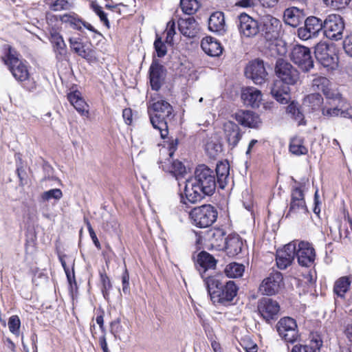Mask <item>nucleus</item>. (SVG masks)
Segmentation results:
<instances>
[{"label": "nucleus", "mask_w": 352, "mask_h": 352, "mask_svg": "<svg viewBox=\"0 0 352 352\" xmlns=\"http://www.w3.org/2000/svg\"><path fill=\"white\" fill-rule=\"evenodd\" d=\"M218 185L214 171L205 164H199L193 177L186 182L184 193L180 194V202L195 204L206 196L214 194Z\"/></svg>", "instance_id": "1"}, {"label": "nucleus", "mask_w": 352, "mask_h": 352, "mask_svg": "<svg viewBox=\"0 0 352 352\" xmlns=\"http://www.w3.org/2000/svg\"><path fill=\"white\" fill-rule=\"evenodd\" d=\"M1 61L7 66L14 79L28 91L36 89L37 84L31 77L28 62L23 59L21 54L12 45L4 44L1 47Z\"/></svg>", "instance_id": "2"}, {"label": "nucleus", "mask_w": 352, "mask_h": 352, "mask_svg": "<svg viewBox=\"0 0 352 352\" xmlns=\"http://www.w3.org/2000/svg\"><path fill=\"white\" fill-rule=\"evenodd\" d=\"M204 281L214 306L229 307L234 304L239 286L234 280H226L220 276L213 275L204 278Z\"/></svg>", "instance_id": "3"}, {"label": "nucleus", "mask_w": 352, "mask_h": 352, "mask_svg": "<svg viewBox=\"0 0 352 352\" xmlns=\"http://www.w3.org/2000/svg\"><path fill=\"white\" fill-rule=\"evenodd\" d=\"M173 113V107L164 100L153 102L148 108L151 122L153 128L160 131V136L164 140L168 138V120H170Z\"/></svg>", "instance_id": "4"}, {"label": "nucleus", "mask_w": 352, "mask_h": 352, "mask_svg": "<svg viewBox=\"0 0 352 352\" xmlns=\"http://www.w3.org/2000/svg\"><path fill=\"white\" fill-rule=\"evenodd\" d=\"M296 185L291 188L290 201L288 204V210L285 213V219H290L297 217L301 213L307 214L309 212L307 208L305 195V184L295 181Z\"/></svg>", "instance_id": "5"}, {"label": "nucleus", "mask_w": 352, "mask_h": 352, "mask_svg": "<svg viewBox=\"0 0 352 352\" xmlns=\"http://www.w3.org/2000/svg\"><path fill=\"white\" fill-rule=\"evenodd\" d=\"M217 210L211 204L194 207L189 212V218L192 223L199 228L211 226L217 221Z\"/></svg>", "instance_id": "6"}, {"label": "nucleus", "mask_w": 352, "mask_h": 352, "mask_svg": "<svg viewBox=\"0 0 352 352\" xmlns=\"http://www.w3.org/2000/svg\"><path fill=\"white\" fill-rule=\"evenodd\" d=\"M275 73L278 78L276 81H282L283 83L287 85H296L300 78L298 70L283 58H278L276 60Z\"/></svg>", "instance_id": "7"}, {"label": "nucleus", "mask_w": 352, "mask_h": 352, "mask_svg": "<svg viewBox=\"0 0 352 352\" xmlns=\"http://www.w3.org/2000/svg\"><path fill=\"white\" fill-rule=\"evenodd\" d=\"M279 336L286 342L294 343L300 338L296 320L292 317L281 318L276 324Z\"/></svg>", "instance_id": "8"}, {"label": "nucleus", "mask_w": 352, "mask_h": 352, "mask_svg": "<svg viewBox=\"0 0 352 352\" xmlns=\"http://www.w3.org/2000/svg\"><path fill=\"white\" fill-rule=\"evenodd\" d=\"M324 34L327 38L338 41L342 38L344 29V22L339 14L328 15L324 21Z\"/></svg>", "instance_id": "9"}, {"label": "nucleus", "mask_w": 352, "mask_h": 352, "mask_svg": "<svg viewBox=\"0 0 352 352\" xmlns=\"http://www.w3.org/2000/svg\"><path fill=\"white\" fill-rule=\"evenodd\" d=\"M289 57L303 72H309L314 67V60L309 47L296 45L293 47Z\"/></svg>", "instance_id": "10"}, {"label": "nucleus", "mask_w": 352, "mask_h": 352, "mask_svg": "<svg viewBox=\"0 0 352 352\" xmlns=\"http://www.w3.org/2000/svg\"><path fill=\"white\" fill-rule=\"evenodd\" d=\"M59 261L64 269L69 283V292L72 299L74 300L78 297V287L74 272V259L67 254L58 256Z\"/></svg>", "instance_id": "11"}, {"label": "nucleus", "mask_w": 352, "mask_h": 352, "mask_svg": "<svg viewBox=\"0 0 352 352\" xmlns=\"http://www.w3.org/2000/svg\"><path fill=\"white\" fill-rule=\"evenodd\" d=\"M256 309L260 317L265 322H270L277 319L280 307L276 300L263 297L258 300Z\"/></svg>", "instance_id": "12"}, {"label": "nucleus", "mask_w": 352, "mask_h": 352, "mask_svg": "<svg viewBox=\"0 0 352 352\" xmlns=\"http://www.w3.org/2000/svg\"><path fill=\"white\" fill-rule=\"evenodd\" d=\"M236 24L241 37L253 38L260 32L258 21L245 12L238 16Z\"/></svg>", "instance_id": "13"}, {"label": "nucleus", "mask_w": 352, "mask_h": 352, "mask_svg": "<svg viewBox=\"0 0 352 352\" xmlns=\"http://www.w3.org/2000/svg\"><path fill=\"white\" fill-rule=\"evenodd\" d=\"M281 21L272 15L265 16L260 23V32L267 41L276 40L280 35Z\"/></svg>", "instance_id": "14"}, {"label": "nucleus", "mask_w": 352, "mask_h": 352, "mask_svg": "<svg viewBox=\"0 0 352 352\" xmlns=\"http://www.w3.org/2000/svg\"><path fill=\"white\" fill-rule=\"evenodd\" d=\"M283 285V276L278 271H272L267 277L261 283L258 290L265 296H273L278 293Z\"/></svg>", "instance_id": "15"}, {"label": "nucleus", "mask_w": 352, "mask_h": 352, "mask_svg": "<svg viewBox=\"0 0 352 352\" xmlns=\"http://www.w3.org/2000/svg\"><path fill=\"white\" fill-rule=\"evenodd\" d=\"M295 255L302 267H311L315 261L316 252L311 243L301 241L296 245Z\"/></svg>", "instance_id": "16"}, {"label": "nucleus", "mask_w": 352, "mask_h": 352, "mask_svg": "<svg viewBox=\"0 0 352 352\" xmlns=\"http://www.w3.org/2000/svg\"><path fill=\"white\" fill-rule=\"evenodd\" d=\"M324 21L314 16L305 20V26L298 29V35L302 40H308L317 36L321 30L324 31Z\"/></svg>", "instance_id": "17"}, {"label": "nucleus", "mask_w": 352, "mask_h": 352, "mask_svg": "<svg viewBox=\"0 0 352 352\" xmlns=\"http://www.w3.org/2000/svg\"><path fill=\"white\" fill-rule=\"evenodd\" d=\"M245 74L256 85L264 83L267 80L268 76L264 62L260 59L250 61L245 67Z\"/></svg>", "instance_id": "18"}, {"label": "nucleus", "mask_w": 352, "mask_h": 352, "mask_svg": "<svg viewBox=\"0 0 352 352\" xmlns=\"http://www.w3.org/2000/svg\"><path fill=\"white\" fill-rule=\"evenodd\" d=\"M48 39L52 45L55 58L58 62L65 60L67 58V48L62 35L57 28L50 30Z\"/></svg>", "instance_id": "19"}, {"label": "nucleus", "mask_w": 352, "mask_h": 352, "mask_svg": "<svg viewBox=\"0 0 352 352\" xmlns=\"http://www.w3.org/2000/svg\"><path fill=\"white\" fill-rule=\"evenodd\" d=\"M166 76L165 67L157 60H153L148 69L151 88L153 91H159L164 85Z\"/></svg>", "instance_id": "20"}, {"label": "nucleus", "mask_w": 352, "mask_h": 352, "mask_svg": "<svg viewBox=\"0 0 352 352\" xmlns=\"http://www.w3.org/2000/svg\"><path fill=\"white\" fill-rule=\"evenodd\" d=\"M60 21L63 23L69 24V26L76 30L81 31L82 28L84 27L87 30L102 36L101 32L97 30L92 25L85 21L78 14L72 12L60 15Z\"/></svg>", "instance_id": "21"}, {"label": "nucleus", "mask_w": 352, "mask_h": 352, "mask_svg": "<svg viewBox=\"0 0 352 352\" xmlns=\"http://www.w3.org/2000/svg\"><path fill=\"white\" fill-rule=\"evenodd\" d=\"M329 45L326 43H318L315 46V57L324 67L334 69L338 66V58L329 54Z\"/></svg>", "instance_id": "22"}, {"label": "nucleus", "mask_w": 352, "mask_h": 352, "mask_svg": "<svg viewBox=\"0 0 352 352\" xmlns=\"http://www.w3.org/2000/svg\"><path fill=\"white\" fill-rule=\"evenodd\" d=\"M296 243H289L282 249L278 250L276 254V263L278 268L285 270L290 266L295 257Z\"/></svg>", "instance_id": "23"}, {"label": "nucleus", "mask_w": 352, "mask_h": 352, "mask_svg": "<svg viewBox=\"0 0 352 352\" xmlns=\"http://www.w3.org/2000/svg\"><path fill=\"white\" fill-rule=\"evenodd\" d=\"M71 50L78 56L92 63L97 60L95 50L80 38H70L69 40Z\"/></svg>", "instance_id": "24"}, {"label": "nucleus", "mask_w": 352, "mask_h": 352, "mask_svg": "<svg viewBox=\"0 0 352 352\" xmlns=\"http://www.w3.org/2000/svg\"><path fill=\"white\" fill-rule=\"evenodd\" d=\"M226 232L221 228H213L206 232L205 240L209 250H223L226 241Z\"/></svg>", "instance_id": "25"}, {"label": "nucleus", "mask_w": 352, "mask_h": 352, "mask_svg": "<svg viewBox=\"0 0 352 352\" xmlns=\"http://www.w3.org/2000/svg\"><path fill=\"white\" fill-rule=\"evenodd\" d=\"M321 113L327 119L339 116L343 118L352 119V107L346 102L336 106L327 104L321 108Z\"/></svg>", "instance_id": "26"}, {"label": "nucleus", "mask_w": 352, "mask_h": 352, "mask_svg": "<svg viewBox=\"0 0 352 352\" xmlns=\"http://www.w3.org/2000/svg\"><path fill=\"white\" fill-rule=\"evenodd\" d=\"M234 118L239 124L248 128H258L261 123L258 115L252 111L239 110Z\"/></svg>", "instance_id": "27"}, {"label": "nucleus", "mask_w": 352, "mask_h": 352, "mask_svg": "<svg viewBox=\"0 0 352 352\" xmlns=\"http://www.w3.org/2000/svg\"><path fill=\"white\" fill-rule=\"evenodd\" d=\"M223 133L227 142L232 148L238 145L243 135L240 127L232 121H228L223 124Z\"/></svg>", "instance_id": "28"}, {"label": "nucleus", "mask_w": 352, "mask_h": 352, "mask_svg": "<svg viewBox=\"0 0 352 352\" xmlns=\"http://www.w3.org/2000/svg\"><path fill=\"white\" fill-rule=\"evenodd\" d=\"M351 283V277L349 276H343L336 280L333 286L335 303L338 299L342 300L346 299V294L350 291Z\"/></svg>", "instance_id": "29"}, {"label": "nucleus", "mask_w": 352, "mask_h": 352, "mask_svg": "<svg viewBox=\"0 0 352 352\" xmlns=\"http://www.w3.org/2000/svg\"><path fill=\"white\" fill-rule=\"evenodd\" d=\"M217 263V260L212 255L206 251H201L197 255L195 266L204 278V274L208 270L215 269Z\"/></svg>", "instance_id": "30"}, {"label": "nucleus", "mask_w": 352, "mask_h": 352, "mask_svg": "<svg viewBox=\"0 0 352 352\" xmlns=\"http://www.w3.org/2000/svg\"><path fill=\"white\" fill-rule=\"evenodd\" d=\"M271 94L279 103L286 104L291 100V89L289 85L282 81H274L271 89Z\"/></svg>", "instance_id": "31"}, {"label": "nucleus", "mask_w": 352, "mask_h": 352, "mask_svg": "<svg viewBox=\"0 0 352 352\" xmlns=\"http://www.w3.org/2000/svg\"><path fill=\"white\" fill-rule=\"evenodd\" d=\"M322 342L320 335L311 333L309 336V340L307 343L295 344L292 347L291 352H320Z\"/></svg>", "instance_id": "32"}, {"label": "nucleus", "mask_w": 352, "mask_h": 352, "mask_svg": "<svg viewBox=\"0 0 352 352\" xmlns=\"http://www.w3.org/2000/svg\"><path fill=\"white\" fill-rule=\"evenodd\" d=\"M162 168L164 171L175 176L177 179L184 177L186 174V168L184 164L178 160H173L170 157L162 162Z\"/></svg>", "instance_id": "33"}, {"label": "nucleus", "mask_w": 352, "mask_h": 352, "mask_svg": "<svg viewBox=\"0 0 352 352\" xmlns=\"http://www.w3.org/2000/svg\"><path fill=\"white\" fill-rule=\"evenodd\" d=\"M243 243L241 236L237 234H231L226 237L223 247L227 255L235 256L241 252Z\"/></svg>", "instance_id": "34"}, {"label": "nucleus", "mask_w": 352, "mask_h": 352, "mask_svg": "<svg viewBox=\"0 0 352 352\" xmlns=\"http://www.w3.org/2000/svg\"><path fill=\"white\" fill-rule=\"evenodd\" d=\"M201 47L208 56H219L223 50L221 43L212 36H206L201 41Z\"/></svg>", "instance_id": "35"}, {"label": "nucleus", "mask_w": 352, "mask_h": 352, "mask_svg": "<svg viewBox=\"0 0 352 352\" xmlns=\"http://www.w3.org/2000/svg\"><path fill=\"white\" fill-rule=\"evenodd\" d=\"M305 14L303 10L296 7H290L285 10L283 19L286 24L296 28L304 21Z\"/></svg>", "instance_id": "36"}, {"label": "nucleus", "mask_w": 352, "mask_h": 352, "mask_svg": "<svg viewBox=\"0 0 352 352\" xmlns=\"http://www.w3.org/2000/svg\"><path fill=\"white\" fill-rule=\"evenodd\" d=\"M67 100L75 109L82 116L88 117L89 112L88 104L81 96V93L75 90L67 94Z\"/></svg>", "instance_id": "37"}, {"label": "nucleus", "mask_w": 352, "mask_h": 352, "mask_svg": "<svg viewBox=\"0 0 352 352\" xmlns=\"http://www.w3.org/2000/svg\"><path fill=\"white\" fill-rule=\"evenodd\" d=\"M208 29L210 31L223 34L226 31L224 14L222 12L217 11L213 12L208 19Z\"/></svg>", "instance_id": "38"}, {"label": "nucleus", "mask_w": 352, "mask_h": 352, "mask_svg": "<svg viewBox=\"0 0 352 352\" xmlns=\"http://www.w3.org/2000/svg\"><path fill=\"white\" fill-rule=\"evenodd\" d=\"M241 99L245 105L252 107H258L262 99V94L260 90L254 87H246L242 90Z\"/></svg>", "instance_id": "39"}, {"label": "nucleus", "mask_w": 352, "mask_h": 352, "mask_svg": "<svg viewBox=\"0 0 352 352\" xmlns=\"http://www.w3.org/2000/svg\"><path fill=\"white\" fill-rule=\"evenodd\" d=\"M214 174L218 186L221 189H224L228 184L230 175V165L228 162L227 161L218 162Z\"/></svg>", "instance_id": "40"}, {"label": "nucleus", "mask_w": 352, "mask_h": 352, "mask_svg": "<svg viewBox=\"0 0 352 352\" xmlns=\"http://www.w3.org/2000/svg\"><path fill=\"white\" fill-rule=\"evenodd\" d=\"M289 151L296 156L307 155L308 149L305 146L304 138L300 136L292 138L289 144Z\"/></svg>", "instance_id": "41"}, {"label": "nucleus", "mask_w": 352, "mask_h": 352, "mask_svg": "<svg viewBox=\"0 0 352 352\" xmlns=\"http://www.w3.org/2000/svg\"><path fill=\"white\" fill-rule=\"evenodd\" d=\"M286 112L297 122L298 126L307 124L301 107L297 102L292 101L287 107Z\"/></svg>", "instance_id": "42"}, {"label": "nucleus", "mask_w": 352, "mask_h": 352, "mask_svg": "<svg viewBox=\"0 0 352 352\" xmlns=\"http://www.w3.org/2000/svg\"><path fill=\"white\" fill-rule=\"evenodd\" d=\"M314 89L322 91L323 94L329 98H331L333 94L330 88L331 82L329 80L324 76H318L313 80L312 83Z\"/></svg>", "instance_id": "43"}, {"label": "nucleus", "mask_w": 352, "mask_h": 352, "mask_svg": "<svg viewBox=\"0 0 352 352\" xmlns=\"http://www.w3.org/2000/svg\"><path fill=\"white\" fill-rule=\"evenodd\" d=\"M245 272V265L236 262L228 264L223 270L225 275L231 278L241 277Z\"/></svg>", "instance_id": "44"}, {"label": "nucleus", "mask_w": 352, "mask_h": 352, "mask_svg": "<svg viewBox=\"0 0 352 352\" xmlns=\"http://www.w3.org/2000/svg\"><path fill=\"white\" fill-rule=\"evenodd\" d=\"M303 103L307 106L311 111L321 109L323 104V98L318 93H314L307 95L304 99Z\"/></svg>", "instance_id": "45"}, {"label": "nucleus", "mask_w": 352, "mask_h": 352, "mask_svg": "<svg viewBox=\"0 0 352 352\" xmlns=\"http://www.w3.org/2000/svg\"><path fill=\"white\" fill-rule=\"evenodd\" d=\"M74 6L73 0H54L48 8L52 12L72 10Z\"/></svg>", "instance_id": "46"}, {"label": "nucleus", "mask_w": 352, "mask_h": 352, "mask_svg": "<svg viewBox=\"0 0 352 352\" xmlns=\"http://www.w3.org/2000/svg\"><path fill=\"white\" fill-rule=\"evenodd\" d=\"M166 41H162V36L159 34H155V39L153 43L154 49L157 57L163 58L167 54Z\"/></svg>", "instance_id": "47"}, {"label": "nucleus", "mask_w": 352, "mask_h": 352, "mask_svg": "<svg viewBox=\"0 0 352 352\" xmlns=\"http://www.w3.org/2000/svg\"><path fill=\"white\" fill-rule=\"evenodd\" d=\"M100 280L102 284V292L104 298H107L109 291L112 289V284L105 270L100 272Z\"/></svg>", "instance_id": "48"}, {"label": "nucleus", "mask_w": 352, "mask_h": 352, "mask_svg": "<svg viewBox=\"0 0 352 352\" xmlns=\"http://www.w3.org/2000/svg\"><path fill=\"white\" fill-rule=\"evenodd\" d=\"M180 6L185 14L191 15L197 9V0H181Z\"/></svg>", "instance_id": "49"}, {"label": "nucleus", "mask_w": 352, "mask_h": 352, "mask_svg": "<svg viewBox=\"0 0 352 352\" xmlns=\"http://www.w3.org/2000/svg\"><path fill=\"white\" fill-rule=\"evenodd\" d=\"M163 34L165 36V41L167 44L172 45L173 44V36L175 34V23L173 20L167 23L166 28Z\"/></svg>", "instance_id": "50"}, {"label": "nucleus", "mask_w": 352, "mask_h": 352, "mask_svg": "<svg viewBox=\"0 0 352 352\" xmlns=\"http://www.w3.org/2000/svg\"><path fill=\"white\" fill-rule=\"evenodd\" d=\"M8 328L14 335L19 336L20 333L21 320L17 315H13L8 319Z\"/></svg>", "instance_id": "51"}, {"label": "nucleus", "mask_w": 352, "mask_h": 352, "mask_svg": "<svg viewBox=\"0 0 352 352\" xmlns=\"http://www.w3.org/2000/svg\"><path fill=\"white\" fill-rule=\"evenodd\" d=\"M92 9L94 12L100 18V21L101 23H103V25L107 28V29H110V22L107 17V13H105L102 8L98 5V4H93L92 5Z\"/></svg>", "instance_id": "52"}, {"label": "nucleus", "mask_w": 352, "mask_h": 352, "mask_svg": "<svg viewBox=\"0 0 352 352\" xmlns=\"http://www.w3.org/2000/svg\"><path fill=\"white\" fill-rule=\"evenodd\" d=\"M63 197L62 190L59 188H54L47 191H45L41 195V199L43 201H49L50 199H54L59 200Z\"/></svg>", "instance_id": "53"}, {"label": "nucleus", "mask_w": 352, "mask_h": 352, "mask_svg": "<svg viewBox=\"0 0 352 352\" xmlns=\"http://www.w3.org/2000/svg\"><path fill=\"white\" fill-rule=\"evenodd\" d=\"M323 3L333 10H342L345 8L351 2V0H322Z\"/></svg>", "instance_id": "54"}, {"label": "nucleus", "mask_w": 352, "mask_h": 352, "mask_svg": "<svg viewBox=\"0 0 352 352\" xmlns=\"http://www.w3.org/2000/svg\"><path fill=\"white\" fill-rule=\"evenodd\" d=\"M19 160H20L19 164H16V173L19 178V185L20 186L23 187L27 184L28 175H27V173L23 166L21 160L20 159Z\"/></svg>", "instance_id": "55"}, {"label": "nucleus", "mask_w": 352, "mask_h": 352, "mask_svg": "<svg viewBox=\"0 0 352 352\" xmlns=\"http://www.w3.org/2000/svg\"><path fill=\"white\" fill-rule=\"evenodd\" d=\"M84 221L87 226V230H88V232H89V236L94 244V245L96 246V248L98 249V250H100L101 249V244L96 236V234L95 232V231L94 230L92 226H91V224L89 221V220L87 219V218H85L84 219Z\"/></svg>", "instance_id": "56"}, {"label": "nucleus", "mask_w": 352, "mask_h": 352, "mask_svg": "<svg viewBox=\"0 0 352 352\" xmlns=\"http://www.w3.org/2000/svg\"><path fill=\"white\" fill-rule=\"evenodd\" d=\"M129 272L124 265V270L121 276L122 291L124 294H127L130 293V284H129Z\"/></svg>", "instance_id": "57"}, {"label": "nucleus", "mask_w": 352, "mask_h": 352, "mask_svg": "<svg viewBox=\"0 0 352 352\" xmlns=\"http://www.w3.org/2000/svg\"><path fill=\"white\" fill-rule=\"evenodd\" d=\"M240 345L246 352H257L258 346L250 338H243L240 342Z\"/></svg>", "instance_id": "58"}, {"label": "nucleus", "mask_w": 352, "mask_h": 352, "mask_svg": "<svg viewBox=\"0 0 352 352\" xmlns=\"http://www.w3.org/2000/svg\"><path fill=\"white\" fill-rule=\"evenodd\" d=\"M45 19L47 24L50 26L49 30L52 28H56L57 23L60 21V15H56L52 12H47L45 13Z\"/></svg>", "instance_id": "59"}, {"label": "nucleus", "mask_w": 352, "mask_h": 352, "mask_svg": "<svg viewBox=\"0 0 352 352\" xmlns=\"http://www.w3.org/2000/svg\"><path fill=\"white\" fill-rule=\"evenodd\" d=\"M119 227V223L117 219L114 217H111L109 220L106 221L104 223V228L107 231L116 230Z\"/></svg>", "instance_id": "60"}, {"label": "nucleus", "mask_w": 352, "mask_h": 352, "mask_svg": "<svg viewBox=\"0 0 352 352\" xmlns=\"http://www.w3.org/2000/svg\"><path fill=\"white\" fill-rule=\"evenodd\" d=\"M343 48L344 52L352 57V34L346 36L344 39Z\"/></svg>", "instance_id": "61"}, {"label": "nucleus", "mask_w": 352, "mask_h": 352, "mask_svg": "<svg viewBox=\"0 0 352 352\" xmlns=\"http://www.w3.org/2000/svg\"><path fill=\"white\" fill-rule=\"evenodd\" d=\"M167 143H168L169 157L172 158L175 152L177 149L178 140L177 139H170L167 142Z\"/></svg>", "instance_id": "62"}, {"label": "nucleus", "mask_w": 352, "mask_h": 352, "mask_svg": "<svg viewBox=\"0 0 352 352\" xmlns=\"http://www.w3.org/2000/svg\"><path fill=\"white\" fill-rule=\"evenodd\" d=\"M122 328L120 318H117L110 323V331L114 335L119 333L121 331Z\"/></svg>", "instance_id": "63"}, {"label": "nucleus", "mask_w": 352, "mask_h": 352, "mask_svg": "<svg viewBox=\"0 0 352 352\" xmlns=\"http://www.w3.org/2000/svg\"><path fill=\"white\" fill-rule=\"evenodd\" d=\"M122 118L127 125H131L133 122V111L131 108H125L122 111Z\"/></svg>", "instance_id": "64"}]
</instances>
